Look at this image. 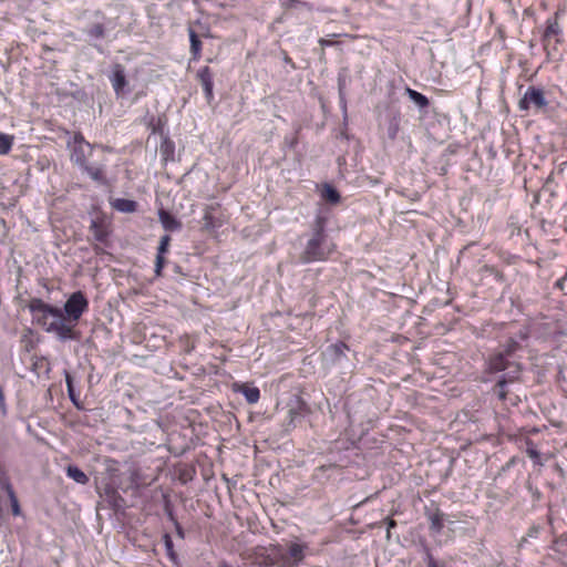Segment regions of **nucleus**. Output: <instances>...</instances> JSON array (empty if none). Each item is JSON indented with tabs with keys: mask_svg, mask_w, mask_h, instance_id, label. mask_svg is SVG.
<instances>
[{
	"mask_svg": "<svg viewBox=\"0 0 567 567\" xmlns=\"http://www.w3.org/2000/svg\"><path fill=\"white\" fill-rule=\"evenodd\" d=\"M327 224V216L322 214L316 215L311 225V235L300 255L301 264L327 261L337 250V245L328 239Z\"/></svg>",
	"mask_w": 567,
	"mask_h": 567,
	"instance_id": "f257e3e1",
	"label": "nucleus"
},
{
	"mask_svg": "<svg viewBox=\"0 0 567 567\" xmlns=\"http://www.w3.org/2000/svg\"><path fill=\"white\" fill-rule=\"evenodd\" d=\"M29 308L38 323L45 331L54 332L61 339L73 338V327L65 322L64 315L60 308L51 306L39 298L32 299Z\"/></svg>",
	"mask_w": 567,
	"mask_h": 567,
	"instance_id": "f03ea898",
	"label": "nucleus"
},
{
	"mask_svg": "<svg viewBox=\"0 0 567 567\" xmlns=\"http://www.w3.org/2000/svg\"><path fill=\"white\" fill-rule=\"evenodd\" d=\"M99 147L103 151H109L107 146L91 144L85 141L82 133H75L73 136V148L71 151V161L87 174L94 182L106 185L107 178L104 165H91L89 157L92 155L93 150Z\"/></svg>",
	"mask_w": 567,
	"mask_h": 567,
	"instance_id": "7ed1b4c3",
	"label": "nucleus"
},
{
	"mask_svg": "<svg viewBox=\"0 0 567 567\" xmlns=\"http://www.w3.org/2000/svg\"><path fill=\"white\" fill-rule=\"evenodd\" d=\"M248 558L258 567H284L282 546H257L248 555Z\"/></svg>",
	"mask_w": 567,
	"mask_h": 567,
	"instance_id": "20e7f679",
	"label": "nucleus"
},
{
	"mask_svg": "<svg viewBox=\"0 0 567 567\" xmlns=\"http://www.w3.org/2000/svg\"><path fill=\"white\" fill-rule=\"evenodd\" d=\"M89 299L81 290L71 293L63 308L65 322L74 328L81 317L89 310Z\"/></svg>",
	"mask_w": 567,
	"mask_h": 567,
	"instance_id": "39448f33",
	"label": "nucleus"
},
{
	"mask_svg": "<svg viewBox=\"0 0 567 567\" xmlns=\"http://www.w3.org/2000/svg\"><path fill=\"white\" fill-rule=\"evenodd\" d=\"M547 104L548 102L545 97L544 90L532 85L527 87L523 97L519 100L518 109L524 112L529 111L532 107L535 111H539L545 109Z\"/></svg>",
	"mask_w": 567,
	"mask_h": 567,
	"instance_id": "423d86ee",
	"label": "nucleus"
},
{
	"mask_svg": "<svg viewBox=\"0 0 567 567\" xmlns=\"http://www.w3.org/2000/svg\"><path fill=\"white\" fill-rule=\"evenodd\" d=\"M555 41V44L561 42V28L558 23L557 17L550 18L546 21V29L543 35V45L544 50L548 58H555L556 47H551V41Z\"/></svg>",
	"mask_w": 567,
	"mask_h": 567,
	"instance_id": "0eeeda50",
	"label": "nucleus"
},
{
	"mask_svg": "<svg viewBox=\"0 0 567 567\" xmlns=\"http://www.w3.org/2000/svg\"><path fill=\"white\" fill-rule=\"evenodd\" d=\"M307 544L290 543L287 549L282 547L284 567H296L306 557Z\"/></svg>",
	"mask_w": 567,
	"mask_h": 567,
	"instance_id": "6e6552de",
	"label": "nucleus"
},
{
	"mask_svg": "<svg viewBox=\"0 0 567 567\" xmlns=\"http://www.w3.org/2000/svg\"><path fill=\"white\" fill-rule=\"evenodd\" d=\"M219 205H209L205 208L203 220L204 229L207 231H215L225 224V218L221 213L217 214Z\"/></svg>",
	"mask_w": 567,
	"mask_h": 567,
	"instance_id": "1a4fd4ad",
	"label": "nucleus"
},
{
	"mask_svg": "<svg viewBox=\"0 0 567 567\" xmlns=\"http://www.w3.org/2000/svg\"><path fill=\"white\" fill-rule=\"evenodd\" d=\"M197 80L199 81L205 97L208 103L214 100V73L209 66H203L197 71L196 74Z\"/></svg>",
	"mask_w": 567,
	"mask_h": 567,
	"instance_id": "9d476101",
	"label": "nucleus"
},
{
	"mask_svg": "<svg viewBox=\"0 0 567 567\" xmlns=\"http://www.w3.org/2000/svg\"><path fill=\"white\" fill-rule=\"evenodd\" d=\"M171 240L172 238L169 235H164L161 237L155 260V275L157 277L162 276L163 269L166 265L165 254L168 252Z\"/></svg>",
	"mask_w": 567,
	"mask_h": 567,
	"instance_id": "9b49d317",
	"label": "nucleus"
},
{
	"mask_svg": "<svg viewBox=\"0 0 567 567\" xmlns=\"http://www.w3.org/2000/svg\"><path fill=\"white\" fill-rule=\"evenodd\" d=\"M90 230L96 241L105 244L110 236V225L103 217H97L92 220Z\"/></svg>",
	"mask_w": 567,
	"mask_h": 567,
	"instance_id": "f8f14e48",
	"label": "nucleus"
},
{
	"mask_svg": "<svg viewBox=\"0 0 567 567\" xmlns=\"http://www.w3.org/2000/svg\"><path fill=\"white\" fill-rule=\"evenodd\" d=\"M508 357L503 352H496L489 355L486 371L497 373L506 370L509 365Z\"/></svg>",
	"mask_w": 567,
	"mask_h": 567,
	"instance_id": "ddd939ff",
	"label": "nucleus"
},
{
	"mask_svg": "<svg viewBox=\"0 0 567 567\" xmlns=\"http://www.w3.org/2000/svg\"><path fill=\"white\" fill-rule=\"evenodd\" d=\"M112 86L117 95H121L127 84L124 69L121 64H116L111 76Z\"/></svg>",
	"mask_w": 567,
	"mask_h": 567,
	"instance_id": "4468645a",
	"label": "nucleus"
},
{
	"mask_svg": "<svg viewBox=\"0 0 567 567\" xmlns=\"http://www.w3.org/2000/svg\"><path fill=\"white\" fill-rule=\"evenodd\" d=\"M158 218H159L162 226L167 231H176L182 228V223L175 216H173L169 212L165 210L164 208H161L158 210Z\"/></svg>",
	"mask_w": 567,
	"mask_h": 567,
	"instance_id": "2eb2a0df",
	"label": "nucleus"
},
{
	"mask_svg": "<svg viewBox=\"0 0 567 567\" xmlns=\"http://www.w3.org/2000/svg\"><path fill=\"white\" fill-rule=\"evenodd\" d=\"M0 485H1V488L3 491H6V493L8 494V497L11 503L12 514L14 516H19L21 514V508H20L19 501L17 498V495L12 488V485H11L9 478L4 477V476L0 477Z\"/></svg>",
	"mask_w": 567,
	"mask_h": 567,
	"instance_id": "dca6fc26",
	"label": "nucleus"
},
{
	"mask_svg": "<svg viewBox=\"0 0 567 567\" xmlns=\"http://www.w3.org/2000/svg\"><path fill=\"white\" fill-rule=\"evenodd\" d=\"M507 380L505 378H502L497 381L495 385V391L497 393V396L503 402H508L511 405H517L519 402V398L517 395H512L507 390Z\"/></svg>",
	"mask_w": 567,
	"mask_h": 567,
	"instance_id": "f3484780",
	"label": "nucleus"
},
{
	"mask_svg": "<svg viewBox=\"0 0 567 567\" xmlns=\"http://www.w3.org/2000/svg\"><path fill=\"white\" fill-rule=\"evenodd\" d=\"M308 412H309L308 404L301 398H297L296 405L290 406L288 410L289 423L290 424L295 423V421L298 417L303 416Z\"/></svg>",
	"mask_w": 567,
	"mask_h": 567,
	"instance_id": "a211bd4d",
	"label": "nucleus"
},
{
	"mask_svg": "<svg viewBox=\"0 0 567 567\" xmlns=\"http://www.w3.org/2000/svg\"><path fill=\"white\" fill-rule=\"evenodd\" d=\"M237 391L240 392L245 396L246 401L249 404H255L260 399V391L257 386H250L246 383H243V384L238 385Z\"/></svg>",
	"mask_w": 567,
	"mask_h": 567,
	"instance_id": "6ab92c4d",
	"label": "nucleus"
},
{
	"mask_svg": "<svg viewBox=\"0 0 567 567\" xmlns=\"http://www.w3.org/2000/svg\"><path fill=\"white\" fill-rule=\"evenodd\" d=\"M349 350V347L343 341H338L336 343L330 344L326 352L333 360L339 361L341 358L346 357V351Z\"/></svg>",
	"mask_w": 567,
	"mask_h": 567,
	"instance_id": "aec40b11",
	"label": "nucleus"
},
{
	"mask_svg": "<svg viewBox=\"0 0 567 567\" xmlns=\"http://www.w3.org/2000/svg\"><path fill=\"white\" fill-rule=\"evenodd\" d=\"M189 41H190L192 61L197 62L202 58L203 45H202V41H200L199 37L193 29H189Z\"/></svg>",
	"mask_w": 567,
	"mask_h": 567,
	"instance_id": "412c9836",
	"label": "nucleus"
},
{
	"mask_svg": "<svg viewBox=\"0 0 567 567\" xmlns=\"http://www.w3.org/2000/svg\"><path fill=\"white\" fill-rule=\"evenodd\" d=\"M112 207L122 213H134L137 210V203L132 199L116 198L112 203Z\"/></svg>",
	"mask_w": 567,
	"mask_h": 567,
	"instance_id": "4be33fe9",
	"label": "nucleus"
},
{
	"mask_svg": "<svg viewBox=\"0 0 567 567\" xmlns=\"http://www.w3.org/2000/svg\"><path fill=\"white\" fill-rule=\"evenodd\" d=\"M65 473L68 477L72 478L79 484L85 485L89 483V476L75 465H68Z\"/></svg>",
	"mask_w": 567,
	"mask_h": 567,
	"instance_id": "5701e85b",
	"label": "nucleus"
},
{
	"mask_svg": "<svg viewBox=\"0 0 567 567\" xmlns=\"http://www.w3.org/2000/svg\"><path fill=\"white\" fill-rule=\"evenodd\" d=\"M321 197L330 204H338L341 199L340 193L330 184H324L322 186Z\"/></svg>",
	"mask_w": 567,
	"mask_h": 567,
	"instance_id": "b1692460",
	"label": "nucleus"
},
{
	"mask_svg": "<svg viewBox=\"0 0 567 567\" xmlns=\"http://www.w3.org/2000/svg\"><path fill=\"white\" fill-rule=\"evenodd\" d=\"M405 94H406V95L410 97V100H411V101H413V102H414V103H415L420 109H426V107L430 105V101H429V99H427L424 94H422V93H420V92H417V91H415V90H413V89H411V87H406V89H405Z\"/></svg>",
	"mask_w": 567,
	"mask_h": 567,
	"instance_id": "393cba45",
	"label": "nucleus"
},
{
	"mask_svg": "<svg viewBox=\"0 0 567 567\" xmlns=\"http://www.w3.org/2000/svg\"><path fill=\"white\" fill-rule=\"evenodd\" d=\"M32 370L38 374L49 373L51 371V364L49 359L45 357L34 355L32 361Z\"/></svg>",
	"mask_w": 567,
	"mask_h": 567,
	"instance_id": "a878e982",
	"label": "nucleus"
},
{
	"mask_svg": "<svg viewBox=\"0 0 567 567\" xmlns=\"http://www.w3.org/2000/svg\"><path fill=\"white\" fill-rule=\"evenodd\" d=\"M430 529L435 533H440L444 527V514L440 511L429 516Z\"/></svg>",
	"mask_w": 567,
	"mask_h": 567,
	"instance_id": "bb28decb",
	"label": "nucleus"
},
{
	"mask_svg": "<svg viewBox=\"0 0 567 567\" xmlns=\"http://www.w3.org/2000/svg\"><path fill=\"white\" fill-rule=\"evenodd\" d=\"M14 136L0 132V155H7L12 150Z\"/></svg>",
	"mask_w": 567,
	"mask_h": 567,
	"instance_id": "cd10ccee",
	"label": "nucleus"
},
{
	"mask_svg": "<svg viewBox=\"0 0 567 567\" xmlns=\"http://www.w3.org/2000/svg\"><path fill=\"white\" fill-rule=\"evenodd\" d=\"M179 344L183 351L188 354L194 351L196 347V340L193 336L185 333L179 337Z\"/></svg>",
	"mask_w": 567,
	"mask_h": 567,
	"instance_id": "c85d7f7f",
	"label": "nucleus"
},
{
	"mask_svg": "<svg viewBox=\"0 0 567 567\" xmlns=\"http://www.w3.org/2000/svg\"><path fill=\"white\" fill-rule=\"evenodd\" d=\"M64 377L70 400L74 403L75 406L80 408L78 402V394L75 393L73 386V378L69 371H64Z\"/></svg>",
	"mask_w": 567,
	"mask_h": 567,
	"instance_id": "c756f323",
	"label": "nucleus"
},
{
	"mask_svg": "<svg viewBox=\"0 0 567 567\" xmlns=\"http://www.w3.org/2000/svg\"><path fill=\"white\" fill-rule=\"evenodd\" d=\"M86 33L94 39H102L105 35V27L102 23H94L90 25Z\"/></svg>",
	"mask_w": 567,
	"mask_h": 567,
	"instance_id": "7c9ffc66",
	"label": "nucleus"
},
{
	"mask_svg": "<svg viewBox=\"0 0 567 567\" xmlns=\"http://www.w3.org/2000/svg\"><path fill=\"white\" fill-rule=\"evenodd\" d=\"M519 343L514 338H509L503 346V353H505L507 357H511L513 353H515L519 349Z\"/></svg>",
	"mask_w": 567,
	"mask_h": 567,
	"instance_id": "2f4dec72",
	"label": "nucleus"
},
{
	"mask_svg": "<svg viewBox=\"0 0 567 567\" xmlns=\"http://www.w3.org/2000/svg\"><path fill=\"white\" fill-rule=\"evenodd\" d=\"M280 7L288 11L299 7H307L308 4L300 0H279Z\"/></svg>",
	"mask_w": 567,
	"mask_h": 567,
	"instance_id": "473e14b6",
	"label": "nucleus"
},
{
	"mask_svg": "<svg viewBox=\"0 0 567 567\" xmlns=\"http://www.w3.org/2000/svg\"><path fill=\"white\" fill-rule=\"evenodd\" d=\"M527 455L536 463L542 465L540 462V454L539 452L533 446V443L530 441L527 442V449H526Z\"/></svg>",
	"mask_w": 567,
	"mask_h": 567,
	"instance_id": "72a5a7b5",
	"label": "nucleus"
},
{
	"mask_svg": "<svg viewBox=\"0 0 567 567\" xmlns=\"http://www.w3.org/2000/svg\"><path fill=\"white\" fill-rule=\"evenodd\" d=\"M399 132V123L395 121L390 124L389 126V136L390 138L394 140Z\"/></svg>",
	"mask_w": 567,
	"mask_h": 567,
	"instance_id": "f704fd0d",
	"label": "nucleus"
},
{
	"mask_svg": "<svg viewBox=\"0 0 567 567\" xmlns=\"http://www.w3.org/2000/svg\"><path fill=\"white\" fill-rule=\"evenodd\" d=\"M318 43L320 44V47L322 49H324L326 47H333V45L338 44L337 41H332V40H329V39H326V38H320Z\"/></svg>",
	"mask_w": 567,
	"mask_h": 567,
	"instance_id": "c9c22d12",
	"label": "nucleus"
},
{
	"mask_svg": "<svg viewBox=\"0 0 567 567\" xmlns=\"http://www.w3.org/2000/svg\"><path fill=\"white\" fill-rule=\"evenodd\" d=\"M484 270L492 274V275H495L496 277H499L502 278L503 275L494 267V266H484Z\"/></svg>",
	"mask_w": 567,
	"mask_h": 567,
	"instance_id": "e433bc0d",
	"label": "nucleus"
},
{
	"mask_svg": "<svg viewBox=\"0 0 567 567\" xmlns=\"http://www.w3.org/2000/svg\"><path fill=\"white\" fill-rule=\"evenodd\" d=\"M164 543L168 553L173 550V540L168 534L164 536Z\"/></svg>",
	"mask_w": 567,
	"mask_h": 567,
	"instance_id": "4c0bfd02",
	"label": "nucleus"
},
{
	"mask_svg": "<svg viewBox=\"0 0 567 567\" xmlns=\"http://www.w3.org/2000/svg\"><path fill=\"white\" fill-rule=\"evenodd\" d=\"M332 468H337V465L330 463V464L321 465V466L317 467V471L318 472H326V471H329V470H332Z\"/></svg>",
	"mask_w": 567,
	"mask_h": 567,
	"instance_id": "58836bf2",
	"label": "nucleus"
},
{
	"mask_svg": "<svg viewBox=\"0 0 567 567\" xmlns=\"http://www.w3.org/2000/svg\"><path fill=\"white\" fill-rule=\"evenodd\" d=\"M386 525H388V537H390V530H391V528H394L396 526V522L392 518H388Z\"/></svg>",
	"mask_w": 567,
	"mask_h": 567,
	"instance_id": "ea45409f",
	"label": "nucleus"
},
{
	"mask_svg": "<svg viewBox=\"0 0 567 567\" xmlns=\"http://www.w3.org/2000/svg\"><path fill=\"white\" fill-rule=\"evenodd\" d=\"M426 567H440V566H439L437 561L431 555H429Z\"/></svg>",
	"mask_w": 567,
	"mask_h": 567,
	"instance_id": "a19ab883",
	"label": "nucleus"
},
{
	"mask_svg": "<svg viewBox=\"0 0 567 567\" xmlns=\"http://www.w3.org/2000/svg\"><path fill=\"white\" fill-rule=\"evenodd\" d=\"M219 567H231V566L226 563H223L221 565H219Z\"/></svg>",
	"mask_w": 567,
	"mask_h": 567,
	"instance_id": "79ce46f5",
	"label": "nucleus"
}]
</instances>
